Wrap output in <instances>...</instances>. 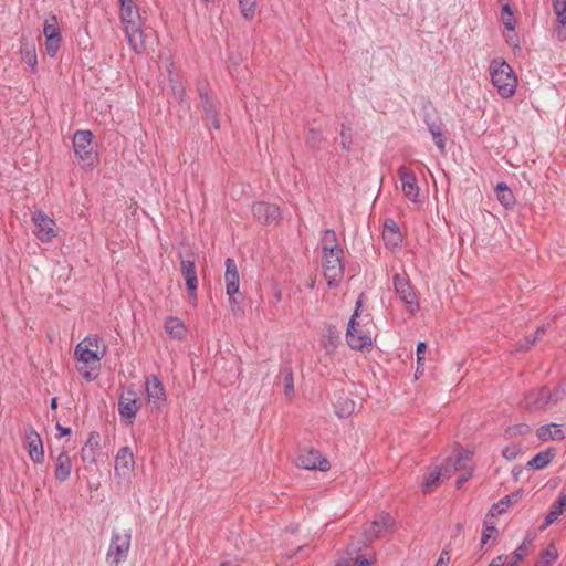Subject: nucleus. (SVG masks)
Returning <instances> with one entry per match:
<instances>
[{"label":"nucleus","instance_id":"1","mask_svg":"<svg viewBox=\"0 0 566 566\" xmlns=\"http://www.w3.org/2000/svg\"><path fill=\"white\" fill-rule=\"evenodd\" d=\"M423 122L432 136V140L440 153L446 151V144L448 139L446 125L441 117L438 116L436 108L432 106L430 99H426L422 105Z\"/></svg>","mask_w":566,"mask_h":566},{"label":"nucleus","instance_id":"2","mask_svg":"<svg viewBox=\"0 0 566 566\" xmlns=\"http://www.w3.org/2000/svg\"><path fill=\"white\" fill-rule=\"evenodd\" d=\"M197 92L200 99V105L202 108V119L211 124L214 129L220 128V104L217 98L213 96L211 88L208 83L198 81L197 82Z\"/></svg>","mask_w":566,"mask_h":566},{"label":"nucleus","instance_id":"3","mask_svg":"<svg viewBox=\"0 0 566 566\" xmlns=\"http://www.w3.org/2000/svg\"><path fill=\"white\" fill-rule=\"evenodd\" d=\"M73 149L82 167H95L97 164V154L94 151L93 134L91 130H77L74 134Z\"/></svg>","mask_w":566,"mask_h":566},{"label":"nucleus","instance_id":"4","mask_svg":"<svg viewBox=\"0 0 566 566\" xmlns=\"http://www.w3.org/2000/svg\"><path fill=\"white\" fill-rule=\"evenodd\" d=\"M344 251L325 248L323 253L324 277L329 287L337 286L344 275Z\"/></svg>","mask_w":566,"mask_h":566},{"label":"nucleus","instance_id":"5","mask_svg":"<svg viewBox=\"0 0 566 566\" xmlns=\"http://www.w3.org/2000/svg\"><path fill=\"white\" fill-rule=\"evenodd\" d=\"M132 541V532L128 530L124 533L117 531L112 532L111 543L106 553V562L109 566H118L126 559Z\"/></svg>","mask_w":566,"mask_h":566},{"label":"nucleus","instance_id":"6","mask_svg":"<svg viewBox=\"0 0 566 566\" xmlns=\"http://www.w3.org/2000/svg\"><path fill=\"white\" fill-rule=\"evenodd\" d=\"M392 283L396 293L399 295V298L403 303L407 312L410 314H416L420 310V303L415 291V287L411 285L410 280L406 274H395L392 276Z\"/></svg>","mask_w":566,"mask_h":566},{"label":"nucleus","instance_id":"7","mask_svg":"<svg viewBox=\"0 0 566 566\" xmlns=\"http://www.w3.org/2000/svg\"><path fill=\"white\" fill-rule=\"evenodd\" d=\"M500 18L504 27L502 34L505 42L512 48L514 53L521 51V40L516 32L517 20L515 10L509 2L502 3Z\"/></svg>","mask_w":566,"mask_h":566},{"label":"nucleus","instance_id":"8","mask_svg":"<svg viewBox=\"0 0 566 566\" xmlns=\"http://www.w3.org/2000/svg\"><path fill=\"white\" fill-rule=\"evenodd\" d=\"M517 84V75L512 66L504 59H497V94L510 98L515 94Z\"/></svg>","mask_w":566,"mask_h":566},{"label":"nucleus","instance_id":"9","mask_svg":"<svg viewBox=\"0 0 566 566\" xmlns=\"http://www.w3.org/2000/svg\"><path fill=\"white\" fill-rule=\"evenodd\" d=\"M295 464L305 470L326 472L331 469L329 461L316 449H303L298 452Z\"/></svg>","mask_w":566,"mask_h":566},{"label":"nucleus","instance_id":"10","mask_svg":"<svg viewBox=\"0 0 566 566\" xmlns=\"http://www.w3.org/2000/svg\"><path fill=\"white\" fill-rule=\"evenodd\" d=\"M140 407L142 400L137 396L134 386H128L118 400V412L120 417L127 419L129 423H132V420L136 417Z\"/></svg>","mask_w":566,"mask_h":566},{"label":"nucleus","instance_id":"11","mask_svg":"<svg viewBox=\"0 0 566 566\" xmlns=\"http://www.w3.org/2000/svg\"><path fill=\"white\" fill-rule=\"evenodd\" d=\"M180 256V271L186 281V287L189 297L196 298L198 289V277L195 264V254L189 252L185 256L179 253Z\"/></svg>","mask_w":566,"mask_h":566},{"label":"nucleus","instance_id":"12","mask_svg":"<svg viewBox=\"0 0 566 566\" xmlns=\"http://www.w3.org/2000/svg\"><path fill=\"white\" fill-rule=\"evenodd\" d=\"M472 452L463 449H457L452 455L448 457L441 468L444 472V479H450L454 472H462L469 469L471 462Z\"/></svg>","mask_w":566,"mask_h":566},{"label":"nucleus","instance_id":"13","mask_svg":"<svg viewBox=\"0 0 566 566\" xmlns=\"http://www.w3.org/2000/svg\"><path fill=\"white\" fill-rule=\"evenodd\" d=\"M252 213L254 218L264 226L276 224L281 219L280 208L274 203L264 201L254 202Z\"/></svg>","mask_w":566,"mask_h":566},{"label":"nucleus","instance_id":"14","mask_svg":"<svg viewBox=\"0 0 566 566\" xmlns=\"http://www.w3.org/2000/svg\"><path fill=\"white\" fill-rule=\"evenodd\" d=\"M125 34L135 53L140 54L146 50L149 33L147 29H142V21L126 25Z\"/></svg>","mask_w":566,"mask_h":566},{"label":"nucleus","instance_id":"15","mask_svg":"<svg viewBox=\"0 0 566 566\" xmlns=\"http://www.w3.org/2000/svg\"><path fill=\"white\" fill-rule=\"evenodd\" d=\"M397 174L401 182V189L405 197L412 202H417L419 197V186L417 182L416 174L412 171V169L406 166L399 167Z\"/></svg>","mask_w":566,"mask_h":566},{"label":"nucleus","instance_id":"16","mask_svg":"<svg viewBox=\"0 0 566 566\" xmlns=\"http://www.w3.org/2000/svg\"><path fill=\"white\" fill-rule=\"evenodd\" d=\"M548 387L543 386L537 389L530 390L524 395V407L528 411H539L546 409L549 405Z\"/></svg>","mask_w":566,"mask_h":566},{"label":"nucleus","instance_id":"17","mask_svg":"<svg viewBox=\"0 0 566 566\" xmlns=\"http://www.w3.org/2000/svg\"><path fill=\"white\" fill-rule=\"evenodd\" d=\"M25 444L30 459L35 464H41L44 461L43 442L40 434L33 427H29L25 431Z\"/></svg>","mask_w":566,"mask_h":566},{"label":"nucleus","instance_id":"18","mask_svg":"<svg viewBox=\"0 0 566 566\" xmlns=\"http://www.w3.org/2000/svg\"><path fill=\"white\" fill-rule=\"evenodd\" d=\"M148 402L160 408L167 399L166 390L159 378L155 375L146 377L145 381Z\"/></svg>","mask_w":566,"mask_h":566},{"label":"nucleus","instance_id":"19","mask_svg":"<svg viewBox=\"0 0 566 566\" xmlns=\"http://www.w3.org/2000/svg\"><path fill=\"white\" fill-rule=\"evenodd\" d=\"M33 221L35 226V234L42 242H50L55 237V222L53 219L42 212H39L33 217Z\"/></svg>","mask_w":566,"mask_h":566},{"label":"nucleus","instance_id":"20","mask_svg":"<svg viewBox=\"0 0 566 566\" xmlns=\"http://www.w3.org/2000/svg\"><path fill=\"white\" fill-rule=\"evenodd\" d=\"M224 265L226 292L228 296H230L231 298H233V295L241 296L239 292L240 280L235 261L232 258H227Z\"/></svg>","mask_w":566,"mask_h":566},{"label":"nucleus","instance_id":"21","mask_svg":"<svg viewBox=\"0 0 566 566\" xmlns=\"http://www.w3.org/2000/svg\"><path fill=\"white\" fill-rule=\"evenodd\" d=\"M134 455L129 447H123L115 457V474L128 476L134 470Z\"/></svg>","mask_w":566,"mask_h":566},{"label":"nucleus","instance_id":"22","mask_svg":"<svg viewBox=\"0 0 566 566\" xmlns=\"http://www.w3.org/2000/svg\"><path fill=\"white\" fill-rule=\"evenodd\" d=\"M361 304H363L361 296H359V298L356 302L355 311H354V313L348 322V325H347L346 342L352 349H359L365 344H368V342H367L368 339L366 337L354 336V334H353V332L355 331V321L359 316V311L361 308Z\"/></svg>","mask_w":566,"mask_h":566},{"label":"nucleus","instance_id":"23","mask_svg":"<svg viewBox=\"0 0 566 566\" xmlns=\"http://www.w3.org/2000/svg\"><path fill=\"white\" fill-rule=\"evenodd\" d=\"M394 521L389 513L382 512L376 520H374L366 528H365V537L368 541H373L379 537L380 533L390 527Z\"/></svg>","mask_w":566,"mask_h":566},{"label":"nucleus","instance_id":"24","mask_svg":"<svg viewBox=\"0 0 566 566\" xmlns=\"http://www.w3.org/2000/svg\"><path fill=\"white\" fill-rule=\"evenodd\" d=\"M72 472V460L66 451H61L54 459V478L59 482H65Z\"/></svg>","mask_w":566,"mask_h":566},{"label":"nucleus","instance_id":"25","mask_svg":"<svg viewBox=\"0 0 566 566\" xmlns=\"http://www.w3.org/2000/svg\"><path fill=\"white\" fill-rule=\"evenodd\" d=\"M277 380H282L284 387V396L287 399H291L294 396V376L292 363L290 360H285L281 364L280 374L276 377Z\"/></svg>","mask_w":566,"mask_h":566},{"label":"nucleus","instance_id":"26","mask_svg":"<svg viewBox=\"0 0 566 566\" xmlns=\"http://www.w3.org/2000/svg\"><path fill=\"white\" fill-rule=\"evenodd\" d=\"M566 510V491H562L558 497L552 503L549 511L545 517L544 523L539 526L541 530H545L553 524Z\"/></svg>","mask_w":566,"mask_h":566},{"label":"nucleus","instance_id":"27","mask_svg":"<svg viewBox=\"0 0 566 566\" xmlns=\"http://www.w3.org/2000/svg\"><path fill=\"white\" fill-rule=\"evenodd\" d=\"M382 239L387 247H398L402 242V235L398 224L392 219L384 223Z\"/></svg>","mask_w":566,"mask_h":566},{"label":"nucleus","instance_id":"28","mask_svg":"<svg viewBox=\"0 0 566 566\" xmlns=\"http://www.w3.org/2000/svg\"><path fill=\"white\" fill-rule=\"evenodd\" d=\"M120 6V20L124 27L140 22V14L134 0H118Z\"/></svg>","mask_w":566,"mask_h":566},{"label":"nucleus","instance_id":"29","mask_svg":"<svg viewBox=\"0 0 566 566\" xmlns=\"http://www.w3.org/2000/svg\"><path fill=\"white\" fill-rule=\"evenodd\" d=\"M99 447V433L96 431L90 432L85 444L81 449V459L86 463H95V452Z\"/></svg>","mask_w":566,"mask_h":566},{"label":"nucleus","instance_id":"30","mask_svg":"<svg viewBox=\"0 0 566 566\" xmlns=\"http://www.w3.org/2000/svg\"><path fill=\"white\" fill-rule=\"evenodd\" d=\"M536 436L543 442L548 440H563L565 438L562 426L557 423L541 426L536 431Z\"/></svg>","mask_w":566,"mask_h":566},{"label":"nucleus","instance_id":"31","mask_svg":"<svg viewBox=\"0 0 566 566\" xmlns=\"http://www.w3.org/2000/svg\"><path fill=\"white\" fill-rule=\"evenodd\" d=\"M104 354L105 348L99 354L97 349L90 348L88 345L83 343H78L75 347V356L80 361H83L85 364L91 361H99Z\"/></svg>","mask_w":566,"mask_h":566},{"label":"nucleus","instance_id":"32","mask_svg":"<svg viewBox=\"0 0 566 566\" xmlns=\"http://www.w3.org/2000/svg\"><path fill=\"white\" fill-rule=\"evenodd\" d=\"M556 455L555 448H547L535 454L528 462L527 468L533 470H541L548 465Z\"/></svg>","mask_w":566,"mask_h":566},{"label":"nucleus","instance_id":"33","mask_svg":"<svg viewBox=\"0 0 566 566\" xmlns=\"http://www.w3.org/2000/svg\"><path fill=\"white\" fill-rule=\"evenodd\" d=\"M165 331L175 339H182L186 335V327L178 317H167L165 321Z\"/></svg>","mask_w":566,"mask_h":566},{"label":"nucleus","instance_id":"34","mask_svg":"<svg viewBox=\"0 0 566 566\" xmlns=\"http://www.w3.org/2000/svg\"><path fill=\"white\" fill-rule=\"evenodd\" d=\"M495 503L491 505L489 509V512L483 521V531L481 536V544L484 545L488 543V541L491 538L492 533L495 531Z\"/></svg>","mask_w":566,"mask_h":566},{"label":"nucleus","instance_id":"35","mask_svg":"<svg viewBox=\"0 0 566 566\" xmlns=\"http://www.w3.org/2000/svg\"><path fill=\"white\" fill-rule=\"evenodd\" d=\"M497 201H500L505 209H511L516 203L513 191L505 182H497Z\"/></svg>","mask_w":566,"mask_h":566},{"label":"nucleus","instance_id":"36","mask_svg":"<svg viewBox=\"0 0 566 566\" xmlns=\"http://www.w3.org/2000/svg\"><path fill=\"white\" fill-rule=\"evenodd\" d=\"M335 413L338 416V418H347L354 412L355 409V402L350 398L346 396H340L337 401L335 402Z\"/></svg>","mask_w":566,"mask_h":566},{"label":"nucleus","instance_id":"37","mask_svg":"<svg viewBox=\"0 0 566 566\" xmlns=\"http://www.w3.org/2000/svg\"><path fill=\"white\" fill-rule=\"evenodd\" d=\"M523 494V490H517L505 495L497 502V515L505 513L514 503H516Z\"/></svg>","mask_w":566,"mask_h":566},{"label":"nucleus","instance_id":"38","mask_svg":"<svg viewBox=\"0 0 566 566\" xmlns=\"http://www.w3.org/2000/svg\"><path fill=\"white\" fill-rule=\"evenodd\" d=\"M557 551L555 546L552 544L546 549L541 552L539 558L535 566H552L553 563L557 559Z\"/></svg>","mask_w":566,"mask_h":566},{"label":"nucleus","instance_id":"39","mask_svg":"<svg viewBox=\"0 0 566 566\" xmlns=\"http://www.w3.org/2000/svg\"><path fill=\"white\" fill-rule=\"evenodd\" d=\"M43 34L46 38L61 36V30L55 15H50L44 20Z\"/></svg>","mask_w":566,"mask_h":566},{"label":"nucleus","instance_id":"40","mask_svg":"<svg viewBox=\"0 0 566 566\" xmlns=\"http://www.w3.org/2000/svg\"><path fill=\"white\" fill-rule=\"evenodd\" d=\"M324 142V137L321 130L315 128H310L306 136V145L314 149L319 150L322 148V144Z\"/></svg>","mask_w":566,"mask_h":566},{"label":"nucleus","instance_id":"41","mask_svg":"<svg viewBox=\"0 0 566 566\" xmlns=\"http://www.w3.org/2000/svg\"><path fill=\"white\" fill-rule=\"evenodd\" d=\"M440 478H444V472L441 467H436L434 469H431L428 474L426 475L422 488L424 491L429 490L431 486H433Z\"/></svg>","mask_w":566,"mask_h":566},{"label":"nucleus","instance_id":"42","mask_svg":"<svg viewBox=\"0 0 566 566\" xmlns=\"http://www.w3.org/2000/svg\"><path fill=\"white\" fill-rule=\"evenodd\" d=\"M325 248H329V249L332 248L333 250H342L338 247L337 235L333 229H326L323 232V235H322V251L323 252H324Z\"/></svg>","mask_w":566,"mask_h":566},{"label":"nucleus","instance_id":"43","mask_svg":"<svg viewBox=\"0 0 566 566\" xmlns=\"http://www.w3.org/2000/svg\"><path fill=\"white\" fill-rule=\"evenodd\" d=\"M242 17L250 21L255 15L256 0H238Z\"/></svg>","mask_w":566,"mask_h":566},{"label":"nucleus","instance_id":"44","mask_svg":"<svg viewBox=\"0 0 566 566\" xmlns=\"http://www.w3.org/2000/svg\"><path fill=\"white\" fill-rule=\"evenodd\" d=\"M558 23L566 29V0H552Z\"/></svg>","mask_w":566,"mask_h":566},{"label":"nucleus","instance_id":"45","mask_svg":"<svg viewBox=\"0 0 566 566\" xmlns=\"http://www.w3.org/2000/svg\"><path fill=\"white\" fill-rule=\"evenodd\" d=\"M531 429H530L528 424H526V423H517V424L511 426L507 429H505L504 436L506 438H514V437H517V436L526 434Z\"/></svg>","mask_w":566,"mask_h":566},{"label":"nucleus","instance_id":"46","mask_svg":"<svg viewBox=\"0 0 566 566\" xmlns=\"http://www.w3.org/2000/svg\"><path fill=\"white\" fill-rule=\"evenodd\" d=\"M62 36L46 38L45 39V51L51 57H54L60 49Z\"/></svg>","mask_w":566,"mask_h":566},{"label":"nucleus","instance_id":"47","mask_svg":"<svg viewBox=\"0 0 566 566\" xmlns=\"http://www.w3.org/2000/svg\"><path fill=\"white\" fill-rule=\"evenodd\" d=\"M340 138H342V148L346 151H349L353 147V133L352 128L345 127L342 125L340 129Z\"/></svg>","mask_w":566,"mask_h":566},{"label":"nucleus","instance_id":"48","mask_svg":"<svg viewBox=\"0 0 566 566\" xmlns=\"http://www.w3.org/2000/svg\"><path fill=\"white\" fill-rule=\"evenodd\" d=\"M541 333H544V328L543 327H538L534 334H532L530 336H526L524 338V342L518 345V349L517 350H521V352L528 350L537 342L538 335Z\"/></svg>","mask_w":566,"mask_h":566},{"label":"nucleus","instance_id":"49","mask_svg":"<svg viewBox=\"0 0 566 566\" xmlns=\"http://www.w3.org/2000/svg\"><path fill=\"white\" fill-rule=\"evenodd\" d=\"M531 541H523V543L514 551V562L509 563L506 566H517L518 562L523 559L527 552Z\"/></svg>","mask_w":566,"mask_h":566},{"label":"nucleus","instance_id":"50","mask_svg":"<svg viewBox=\"0 0 566 566\" xmlns=\"http://www.w3.org/2000/svg\"><path fill=\"white\" fill-rule=\"evenodd\" d=\"M565 395V389L562 385H557L552 391L548 389L549 405H556Z\"/></svg>","mask_w":566,"mask_h":566},{"label":"nucleus","instance_id":"51","mask_svg":"<svg viewBox=\"0 0 566 566\" xmlns=\"http://www.w3.org/2000/svg\"><path fill=\"white\" fill-rule=\"evenodd\" d=\"M521 449L516 444H511L502 450V455L507 460H513L520 453Z\"/></svg>","mask_w":566,"mask_h":566},{"label":"nucleus","instance_id":"52","mask_svg":"<svg viewBox=\"0 0 566 566\" xmlns=\"http://www.w3.org/2000/svg\"><path fill=\"white\" fill-rule=\"evenodd\" d=\"M472 476V468L462 471V473L459 475V478L455 481V486L458 490L462 489L465 482L469 481V479Z\"/></svg>","mask_w":566,"mask_h":566},{"label":"nucleus","instance_id":"53","mask_svg":"<svg viewBox=\"0 0 566 566\" xmlns=\"http://www.w3.org/2000/svg\"><path fill=\"white\" fill-rule=\"evenodd\" d=\"M427 352V344L424 342H419L417 344V361L419 365H424V356Z\"/></svg>","mask_w":566,"mask_h":566},{"label":"nucleus","instance_id":"54","mask_svg":"<svg viewBox=\"0 0 566 566\" xmlns=\"http://www.w3.org/2000/svg\"><path fill=\"white\" fill-rule=\"evenodd\" d=\"M354 336H361V337H366L368 340V344H365L361 348H359L358 350H363L364 348H367V347H370L371 346V338L368 334L364 333L360 328H359V324L357 323V321H355V331L353 332Z\"/></svg>","mask_w":566,"mask_h":566},{"label":"nucleus","instance_id":"55","mask_svg":"<svg viewBox=\"0 0 566 566\" xmlns=\"http://www.w3.org/2000/svg\"><path fill=\"white\" fill-rule=\"evenodd\" d=\"M101 342V338H98L97 336H87L84 338L82 343L88 345L90 348L98 350Z\"/></svg>","mask_w":566,"mask_h":566},{"label":"nucleus","instance_id":"56","mask_svg":"<svg viewBox=\"0 0 566 566\" xmlns=\"http://www.w3.org/2000/svg\"><path fill=\"white\" fill-rule=\"evenodd\" d=\"M25 61L31 67L36 66V55L34 51H28L25 55Z\"/></svg>","mask_w":566,"mask_h":566},{"label":"nucleus","instance_id":"57","mask_svg":"<svg viewBox=\"0 0 566 566\" xmlns=\"http://www.w3.org/2000/svg\"><path fill=\"white\" fill-rule=\"evenodd\" d=\"M489 75H490V81H491L492 85L495 86V78H496V75H495V60H491L490 61V64H489Z\"/></svg>","mask_w":566,"mask_h":566},{"label":"nucleus","instance_id":"58","mask_svg":"<svg viewBox=\"0 0 566 566\" xmlns=\"http://www.w3.org/2000/svg\"><path fill=\"white\" fill-rule=\"evenodd\" d=\"M448 554L449 553L443 549L434 566H447V563L449 562Z\"/></svg>","mask_w":566,"mask_h":566},{"label":"nucleus","instance_id":"59","mask_svg":"<svg viewBox=\"0 0 566 566\" xmlns=\"http://www.w3.org/2000/svg\"><path fill=\"white\" fill-rule=\"evenodd\" d=\"M55 429L59 431V433H60L59 436H60V437H66V436H70V434H71V432H72V431H71V428H69V427H63V426H61L59 422L56 423Z\"/></svg>","mask_w":566,"mask_h":566},{"label":"nucleus","instance_id":"60","mask_svg":"<svg viewBox=\"0 0 566 566\" xmlns=\"http://www.w3.org/2000/svg\"><path fill=\"white\" fill-rule=\"evenodd\" d=\"M237 296H238V295H233V298H231V297L229 296V302H230L231 307H232V311H233L234 313H237L238 311H241V308H240V306H239V301H238V297H237Z\"/></svg>","mask_w":566,"mask_h":566},{"label":"nucleus","instance_id":"61","mask_svg":"<svg viewBox=\"0 0 566 566\" xmlns=\"http://www.w3.org/2000/svg\"><path fill=\"white\" fill-rule=\"evenodd\" d=\"M370 560L366 557L358 556L356 558V566H370Z\"/></svg>","mask_w":566,"mask_h":566},{"label":"nucleus","instance_id":"62","mask_svg":"<svg viewBox=\"0 0 566 566\" xmlns=\"http://www.w3.org/2000/svg\"><path fill=\"white\" fill-rule=\"evenodd\" d=\"M327 335L329 338L338 337L336 328L332 325L327 327Z\"/></svg>","mask_w":566,"mask_h":566},{"label":"nucleus","instance_id":"63","mask_svg":"<svg viewBox=\"0 0 566 566\" xmlns=\"http://www.w3.org/2000/svg\"><path fill=\"white\" fill-rule=\"evenodd\" d=\"M424 371V365L421 366L417 363V368H416V371H415V378L418 379Z\"/></svg>","mask_w":566,"mask_h":566},{"label":"nucleus","instance_id":"64","mask_svg":"<svg viewBox=\"0 0 566 566\" xmlns=\"http://www.w3.org/2000/svg\"><path fill=\"white\" fill-rule=\"evenodd\" d=\"M82 376H83L86 380H88V381H91V380H93V379H95V378H96V375H93L91 371H87V370H86V371H84V373H82Z\"/></svg>","mask_w":566,"mask_h":566}]
</instances>
